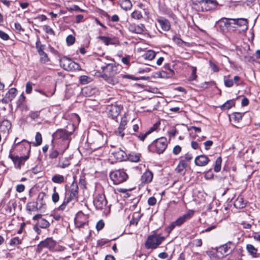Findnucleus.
Masks as SVG:
<instances>
[{
	"mask_svg": "<svg viewBox=\"0 0 260 260\" xmlns=\"http://www.w3.org/2000/svg\"><path fill=\"white\" fill-rule=\"evenodd\" d=\"M173 41L179 46H181L184 42L181 40V39L177 36H175L173 38Z\"/></svg>",
	"mask_w": 260,
	"mask_h": 260,
	"instance_id": "nucleus-49",
	"label": "nucleus"
},
{
	"mask_svg": "<svg viewBox=\"0 0 260 260\" xmlns=\"http://www.w3.org/2000/svg\"><path fill=\"white\" fill-rule=\"evenodd\" d=\"M193 215L192 211H189L187 213L183 215L174 221V223L178 226H180L184 223L187 220L189 219Z\"/></svg>",
	"mask_w": 260,
	"mask_h": 260,
	"instance_id": "nucleus-17",
	"label": "nucleus"
},
{
	"mask_svg": "<svg viewBox=\"0 0 260 260\" xmlns=\"http://www.w3.org/2000/svg\"><path fill=\"white\" fill-rule=\"evenodd\" d=\"M32 83L28 82L26 84V90L25 91L27 93L29 94L31 93L32 89Z\"/></svg>",
	"mask_w": 260,
	"mask_h": 260,
	"instance_id": "nucleus-55",
	"label": "nucleus"
},
{
	"mask_svg": "<svg viewBox=\"0 0 260 260\" xmlns=\"http://www.w3.org/2000/svg\"><path fill=\"white\" fill-rule=\"evenodd\" d=\"M234 248L235 244L233 242L229 241L226 243L216 248V256L222 257L224 255H227L231 253Z\"/></svg>",
	"mask_w": 260,
	"mask_h": 260,
	"instance_id": "nucleus-4",
	"label": "nucleus"
},
{
	"mask_svg": "<svg viewBox=\"0 0 260 260\" xmlns=\"http://www.w3.org/2000/svg\"><path fill=\"white\" fill-rule=\"evenodd\" d=\"M156 55V52L152 50H147V59L152 60Z\"/></svg>",
	"mask_w": 260,
	"mask_h": 260,
	"instance_id": "nucleus-50",
	"label": "nucleus"
},
{
	"mask_svg": "<svg viewBox=\"0 0 260 260\" xmlns=\"http://www.w3.org/2000/svg\"><path fill=\"white\" fill-rule=\"evenodd\" d=\"M113 156L118 161H121L127 159V155L126 153L121 150H117L112 152Z\"/></svg>",
	"mask_w": 260,
	"mask_h": 260,
	"instance_id": "nucleus-20",
	"label": "nucleus"
},
{
	"mask_svg": "<svg viewBox=\"0 0 260 260\" xmlns=\"http://www.w3.org/2000/svg\"><path fill=\"white\" fill-rule=\"evenodd\" d=\"M242 118V114L239 112L234 113L233 114V118L235 121L239 122Z\"/></svg>",
	"mask_w": 260,
	"mask_h": 260,
	"instance_id": "nucleus-52",
	"label": "nucleus"
},
{
	"mask_svg": "<svg viewBox=\"0 0 260 260\" xmlns=\"http://www.w3.org/2000/svg\"><path fill=\"white\" fill-rule=\"evenodd\" d=\"M17 90L15 88H11L6 94L5 96L2 100L4 104H8L12 101L16 96Z\"/></svg>",
	"mask_w": 260,
	"mask_h": 260,
	"instance_id": "nucleus-16",
	"label": "nucleus"
},
{
	"mask_svg": "<svg viewBox=\"0 0 260 260\" xmlns=\"http://www.w3.org/2000/svg\"><path fill=\"white\" fill-rule=\"evenodd\" d=\"M80 83L82 85H85L91 82V78L85 75L81 76L79 78Z\"/></svg>",
	"mask_w": 260,
	"mask_h": 260,
	"instance_id": "nucleus-39",
	"label": "nucleus"
},
{
	"mask_svg": "<svg viewBox=\"0 0 260 260\" xmlns=\"http://www.w3.org/2000/svg\"><path fill=\"white\" fill-rule=\"evenodd\" d=\"M187 165L186 162H185V160H181L176 168V172L180 174H184Z\"/></svg>",
	"mask_w": 260,
	"mask_h": 260,
	"instance_id": "nucleus-27",
	"label": "nucleus"
},
{
	"mask_svg": "<svg viewBox=\"0 0 260 260\" xmlns=\"http://www.w3.org/2000/svg\"><path fill=\"white\" fill-rule=\"evenodd\" d=\"M234 105L235 102L233 100H229L221 106V109L222 110H228Z\"/></svg>",
	"mask_w": 260,
	"mask_h": 260,
	"instance_id": "nucleus-38",
	"label": "nucleus"
},
{
	"mask_svg": "<svg viewBox=\"0 0 260 260\" xmlns=\"http://www.w3.org/2000/svg\"><path fill=\"white\" fill-rule=\"evenodd\" d=\"M37 224L38 226L43 229H46L49 226V222L44 218H41L38 221Z\"/></svg>",
	"mask_w": 260,
	"mask_h": 260,
	"instance_id": "nucleus-34",
	"label": "nucleus"
},
{
	"mask_svg": "<svg viewBox=\"0 0 260 260\" xmlns=\"http://www.w3.org/2000/svg\"><path fill=\"white\" fill-rule=\"evenodd\" d=\"M221 162H222V158L221 157H218L215 163V166L214 168V170L216 172H218L221 170Z\"/></svg>",
	"mask_w": 260,
	"mask_h": 260,
	"instance_id": "nucleus-37",
	"label": "nucleus"
},
{
	"mask_svg": "<svg viewBox=\"0 0 260 260\" xmlns=\"http://www.w3.org/2000/svg\"><path fill=\"white\" fill-rule=\"evenodd\" d=\"M168 146V141L166 138L161 137L156 139L148 147L150 151L161 154L166 150Z\"/></svg>",
	"mask_w": 260,
	"mask_h": 260,
	"instance_id": "nucleus-2",
	"label": "nucleus"
},
{
	"mask_svg": "<svg viewBox=\"0 0 260 260\" xmlns=\"http://www.w3.org/2000/svg\"><path fill=\"white\" fill-rule=\"evenodd\" d=\"M10 157L13 160L15 167L17 169H20L21 166L23 165L25 161L28 158L29 156L27 155L19 157L18 156L11 155Z\"/></svg>",
	"mask_w": 260,
	"mask_h": 260,
	"instance_id": "nucleus-15",
	"label": "nucleus"
},
{
	"mask_svg": "<svg viewBox=\"0 0 260 260\" xmlns=\"http://www.w3.org/2000/svg\"><path fill=\"white\" fill-rule=\"evenodd\" d=\"M75 41V38L72 35H69L66 38V42L68 45H73Z\"/></svg>",
	"mask_w": 260,
	"mask_h": 260,
	"instance_id": "nucleus-46",
	"label": "nucleus"
},
{
	"mask_svg": "<svg viewBox=\"0 0 260 260\" xmlns=\"http://www.w3.org/2000/svg\"><path fill=\"white\" fill-rule=\"evenodd\" d=\"M130 58H131L130 56L127 55L126 56L123 57L121 59V61L124 64H126V65H129L130 64V61H129Z\"/></svg>",
	"mask_w": 260,
	"mask_h": 260,
	"instance_id": "nucleus-61",
	"label": "nucleus"
},
{
	"mask_svg": "<svg viewBox=\"0 0 260 260\" xmlns=\"http://www.w3.org/2000/svg\"><path fill=\"white\" fill-rule=\"evenodd\" d=\"M119 3L121 8L125 10L129 9L132 6L130 0H122Z\"/></svg>",
	"mask_w": 260,
	"mask_h": 260,
	"instance_id": "nucleus-31",
	"label": "nucleus"
},
{
	"mask_svg": "<svg viewBox=\"0 0 260 260\" xmlns=\"http://www.w3.org/2000/svg\"><path fill=\"white\" fill-rule=\"evenodd\" d=\"M60 64L63 69L67 71L79 70V64L67 57H63L60 60Z\"/></svg>",
	"mask_w": 260,
	"mask_h": 260,
	"instance_id": "nucleus-6",
	"label": "nucleus"
},
{
	"mask_svg": "<svg viewBox=\"0 0 260 260\" xmlns=\"http://www.w3.org/2000/svg\"><path fill=\"white\" fill-rule=\"evenodd\" d=\"M104 225H105V223H104V222L103 221V220H101L97 222L96 225V230L98 231L101 230L102 229H103Z\"/></svg>",
	"mask_w": 260,
	"mask_h": 260,
	"instance_id": "nucleus-59",
	"label": "nucleus"
},
{
	"mask_svg": "<svg viewBox=\"0 0 260 260\" xmlns=\"http://www.w3.org/2000/svg\"><path fill=\"white\" fill-rule=\"evenodd\" d=\"M245 205L246 203L243 198L241 196H239L234 203V206L237 209L243 208L245 206Z\"/></svg>",
	"mask_w": 260,
	"mask_h": 260,
	"instance_id": "nucleus-25",
	"label": "nucleus"
},
{
	"mask_svg": "<svg viewBox=\"0 0 260 260\" xmlns=\"http://www.w3.org/2000/svg\"><path fill=\"white\" fill-rule=\"evenodd\" d=\"M40 56V61L42 62L45 63L49 60L47 54L45 52H42L39 54Z\"/></svg>",
	"mask_w": 260,
	"mask_h": 260,
	"instance_id": "nucleus-47",
	"label": "nucleus"
},
{
	"mask_svg": "<svg viewBox=\"0 0 260 260\" xmlns=\"http://www.w3.org/2000/svg\"><path fill=\"white\" fill-rule=\"evenodd\" d=\"M11 128V123L8 120H4L0 124V132L8 137Z\"/></svg>",
	"mask_w": 260,
	"mask_h": 260,
	"instance_id": "nucleus-18",
	"label": "nucleus"
},
{
	"mask_svg": "<svg viewBox=\"0 0 260 260\" xmlns=\"http://www.w3.org/2000/svg\"><path fill=\"white\" fill-rule=\"evenodd\" d=\"M192 70L191 75L189 76V80L190 81L194 80L197 78L196 75L197 68L196 67H192Z\"/></svg>",
	"mask_w": 260,
	"mask_h": 260,
	"instance_id": "nucleus-51",
	"label": "nucleus"
},
{
	"mask_svg": "<svg viewBox=\"0 0 260 260\" xmlns=\"http://www.w3.org/2000/svg\"><path fill=\"white\" fill-rule=\"evenodd\" d=\"M145 26L143 24H141V26L137 25L135 26V32L137 34H141L143 32Z\"/></svg>",
	"mask_w": 260,
	"mask_h": 260,
	"instance_id": "nucleus-56",
	"label": "nucleus"
},
{
	"mask_svg": "<svg viewBox=\"0 0 260 260\" xmlns=\"http://www.w3.org/2000/svg\"><path fill=\"white\" fill-rule=\"evenodd\" d=\"M140 154L132 152L127 155V159L133 162H138L140 160Z\"/></svg>",
	"mask_w": 260,
	"mask_h": 260,
	"instance_id": "nucleus-30",
	"label": "nucleus"
},
{
	"mask_svg": "<svg viewBox=\"0 0 260 260\" xmlns=\"http://www.w3.org/2000/svg\"><path fill=\"white\" fill-rule=\"evenodd\" d=\"M42 142V137L41 134L39 132L36 133L35 136V142L33 143V146H40Z\"/></svg>",
	"mask_w": 260,
	"mask_h": 260,
	"instance_id": "nucleus-35",
	"label": "nucleus"
},
{
	"mask_svg": "<svg viewBox=\"0 0 260 260\" xmlns=\"http://www.w3.org/2000/svg\"><path fill=\"white\" fill-rule=\"evenodd\" d=\"M131 16L132 18L136 19H140L142 17L141 13L138 11H135L133 12L132 13Z\"/></svg>",
	"mask_w": 260,
	"mask_h": 260,
	"instance_id": "nucleus-53",
	"label": "nucleus"
},
{
	"mask_svg": "<svg viewBox=\"0 0 260 260\" xmlns=\"http://www.w3.org/2000/svg\"><path fill=\"white\" fill-rule=\"evenodd\" d=\"M147 202L149 205L153 206L156 203V199L154 197H150L148 199Z\"/></svg>",
	"mask_w": 260,
	"mask_h": 260,
	"instance_id": "nucleus-64",
	"label": "nucleus"
},
{
	"mask_svg": "<svg viewBox=\"0 0 260 260\" xmlns=\"http://www.w3.org/2000/svg\"><path fill=\"white\" fill-rule=\"evenodd\" d=\"M233 24L235 26L234 27L240 28V31H245L248 29L247 21L246 19L238 18L233 19Z\"/></svg>",
	"mask_w": 260,
	"mask_h": 260,
	"instance_id": "nucleus-14",
	"label": "nucleus"
},
{
	"mask_svg": "<svg viewBox=\"0 0 260 260\" xmlns=\"http://www.w3.org/2000/svg\"><path fill=\"white\" fill-rule=\"evenodd\" d=\"M174 75V70H171V73L166 72V71H162L155 73V77L156 78H171Z\"/></svg>",
	"mask_w": 260,
	"mask_h": 260,
	"instance_id": "nucleus-26",
	"label": "nucleus"
},
{
	"mask_svg": "<svg viewBox=\"0 0 260 260\" xmlns=\"http://www.w3.org/2000/svg\"><path fill=\"white\" fill-rule=\"evenodd\" d=\"M75 224L76 226L78 228H83L85 225L86 224V222L81 221L79 217H78L75 219Z\"/></svg>",
	"mask_w": 260,
	"mask_h": 260,
	"instance_id": "nucleus-41",
	"label": "nucleus"
},
{
	"mask_svg": "<svg viewBox=\"0 0 260 260\" xmlns=\"http://www.w3.org/2000/svg\"><path fill=\"white\" fill-rule=\"evenodd\" d=\"M182 148L179 145H176L173 149V153L174 155H178L181 151Z\"/></svg>",
	"mask_w": 260,
	"mask_h": 260,
	"instance_id": "nucleus-58",
	"label": "nucleus"
},
{
	"mask_svg": "<svg viewBox=\"0 0 260 260\" xmlns=\"http://www.w3.org/2000/svg\"><path fill=\"white\" fill-rule=\"evenodd\" d=\"M201 3L203 11H208L214 9L217 5L216 1L214 0H202Z\"/></svg>",
	"mask_w": 260,
	"mask_h": 260,
	"instance_id": "nucleus-13",
	"label": "nucleus"
},
{
	"mask_svg": "<svg viewBox=\"0 0 260 260\" xmlns=\"http://www.w3.org/2000/svg\"><path fill=\"white\" fill-rule=\"evenodd\" d=\"M56 244V241L53 240L52 238H48L44 241L40 242L38 245V248L39 250H41L42 248L46 247L50 250H53L55 247Z\"/></svg>",
	"mask_w": 260,
	"mask_h": 260,
	"instance_id": "nucleus-12",
	"label": "nucleus"
},
{
	"mask_svg": "<svg viewBox=\"0 0 260 260\" xmlns=\"http://www.w3.org/2000/svg\"><path fill=\"white\" fill-rule=\"evenodd\" d=\"M51 180L53 183L61 184L65 182V178L63 175L55 174L52 177Z\"/></svg>",
	"mask_w": 260,
	"mask_h": 260,
	"instance_id": "nucleus-28",
	"label": "nucleus"
},
{
	"mask_svg": "<svg viewBox=\"0 0 260 260\" xmlns=\"http://www.w3.org/2000/svg\"><path fill=\"white\" fill-rule=\"evenodd\" d=\"M0 38L5 41L8 40L10 38L9 35L7 33L1 30H0Z\"/></svg>",
	"mask_w": 260,
	"mask_h": 260,
	"instance_id": "nucleus-57",
	"label": "nucleus"
},
{
	"mask_svg": "<svg viewBox=\"0 0 260 260\" xmlns=\"http://www.w3.org/2000/svg\"><path fill=\"white\" fill-rule=\"evenodd\" d=\"M209 64L210 68H211L212 70L215 72H218L219 69L217 66L213 62H212L211 60L209 61Z\"/></svg>",
	"mask_w": 260,
	"mask_h": 260,
	"instance_id": "nucleus-62",
	"label": "nucleus"
},
{
	"mask_svg": "<svg viewBox=\"0 0 260 260\" xmlns=\"http://www.w3.org/2000/svg\"><path fill=\"white\" fill-rule=\"evenodd\" d=\"M209 161V158L205 155H199L194 159L195 164L201 167L207 165Z\"/></svg>",
	"mask_w": 260,
	"mask_h": 260,
	"instance_id": "nucleus-19",
	"label": "nucleus"
},
{
	"mask_svg": "<svg viewBox=\"0 0 260 260\" xmlns=\"http://www.w3.org/2000/svg\"><path fill=\"white\" fill-rule=\"evenodd\" d=\"M110 177L115 184H118L126 181L128 175L123 170H117L112 172Z\"/></svg>",
	"mask_w": 260,
	"mask_h": 260,
	"instance_id": "nucleus-5",
	"label": "nucleus"
},
{
	"mask_svg": "<svg viewBox=\"0 0 260 260\" xmlns=\"http://www.w3.org/2000/svg\"><path fill=\"white\" fill-rule=\"evenodd\" d=\"M59 155V152L55 149H52L49 154V157L51 159L56 158Z\"/></svg>",
	"mask_w": 260,
	"mask_h": 260,
	"instance_id": "nucleus-48",
	"label": "nucleus"
},
{
	"mask_svg": "<svg viewBox=\"0 0 260 260\" xmlns=\"http://www.w3.org/2000/svg\"><path fill=\"white\" fill-rule=\"evenodd\" d=\"M72 134V132H69L66 129H58L53 135L54 139H59L61 140L62 141H69L71 139V136ZM69 142H68V147Z\"/></svg>",
	"mask_w": 260,
	"mask_h": 260,
	"instance_id": "nucleus-9",
	"label": "nucleus"
},
{
	"mask_svg": "<svg viewBox=\"0 0 260 260\" xmlns=\"http://www.w3.org/2000/svg\"><path fill=\"white\" fill-rule=\"evenodd\" d=\"M126 123L127 121L125 119V118H122L119 126L118 127L119 133L122 137L124 136V134L122 133V132L124 129V126L126 124Z\"/></svg>",
	"mask_w": 260,
	"mask_h": 260,
	"instance_id": "nucleus-36",
	"label": "nucleus"
},
{
	"mask_svg": "<svg viewBox=\"0 0 260 260\" xmlns=\"http://www.w3.org/2000/svg\"><path fill=\"white\" fill-rule=\"evenodd\" d=\"M70 165V162L68 158H59L57 167L63 169L68 167Z\"/></svg>",
	"mask_w": 260,
	"mask_h": 260,
	"instance_id": "nucleus-29",
	"label": "nucleus"
},
{
	"mask_svg": "<svg viewBox=\"0 0 260 260\" xmlns=\"http://www.w3.org/2000/svg\"><path fill=\"white\" fill-rule=\"evenodd\" d=\"M53 190L54 192L52 195V200L54 203H56L59 201V194L56 191V187H54Z\"/></svg>",
	"mask_w": 260,
	"mask_h": 260,
	"instance_id": "nucleus-45",
	"label": "nucleus"
},
{
	"mask_svg": "<svg viewBox=\"0 0 260 260\" xmlns=\"http://www.w3.org/2000/svg\"><path fill=\"white\" fill-rule=\"evenodd\" d=\"M46 194L44 192H40L39 193L38 198L37 199L36 203L39 206V210H43L45 209L46 204L44 201V199Z\"/></svg>",
	"mask_w": 260,
	"mask_h": 260,
	"instance_id": "nucleus-21",
	"label": "nucleus"
},
{
	"mask_svg": "<svg viewBox=\"0 0 260 260\" xmlns=\"http://www.w3.org/2000/svg\"><path fill=\"white\" fill-rule=\"evenodd\" d=\"M101 69H102L103 71L105 72H106V70H111L109 76H108L107 75L103 76V78L108 83L111 85H115L118 83L119 78L118 77L115 76V74H116V66H113L111 63H107L105 66H102Z\"/></svg>",
	"mask_w": 260,
	"mask_h": 260,
	"instance_id": "nucleus-3",
	"label": "nucleus"
},
{
	"mask_svg": "<svg viewBox=\"0 0 260 260\" xmlns=\"http://www.w3.org/2000/svg\"><path fill=\"white\" fill-rule=\"evenodd\" d=\"M164 240L162 237L151 236L147 238V248H156Z\"/></svg>",
	"mask_w": 260,
	"mask_h": 260,
	"instance_id": "nucleus-11",
	"label": "nucleus"
},
{
	"mask_svg": "<svg viewBox=\"0 0 260 260\" xmlns=\"http://www.w3.org/2000/svg\"><path fill=\"white\" fill-rule=\"evenodd\" d=\"M224 83L225 86L231 87L234 85V81L230 78V76L224 77Z\"/></svg>",
	"mask_w": 260,
	"mask_h": 260,
	"instance_id": "nucleus-40",
	"label": "nucleus"
},
{
	"mask_svg": "<svg viewBox=\"0 0 260 260\" xmlns=\"http://www.w3.org/2000/svg\"><path fill=\"white\" fill-rule=\"evenodd\" d=\"M78 189L79 187L77 182L73 181L69 189V196L65 197L62 203L58 208V210L63 211L65 210L67 205L71 202L72 201H78Z\"/></svg>",
	"mask_w": 260,
	"mask_h": 260,
	"instance_id": "nucleus-1",
	"label": "nucleus"
},
{
	"mask_svg": "<svg viewBox=\"0 0 260 260\" xmlns=\"http://www.w3.org/2000/svg\"><path fill=\"white\" fill-rule=\"evenodd\" d=\"M20 243V240L18 237H15L11 240L10 244L11 245H17Z\"/></svg>",
	"mask_w": 260,
	"mask_h": 260,
	"instance_id": "nucleus-63",
	"label": "nucleus"
},
{
	"mask_svg": "<svg viewBox=\"0 0 260 260\" xmlns=\"http://www.w3.org/2000/svg\"><path fill=\"white\" fill-rule=\"evenodd\" d=\"M93 204L95 208L98 210L104 209L107 205V201L106 199L105 195L104 194L97 195L93 200Z\"/></svg>",
	"mask_w": 260,
	"mask_h": 260,
	"instance_id": "nucleus-10",
	"label": "nucleus"
},
{
	"mask_svg": "<svg viewBox=\"0 0 260 260\" xmlns=\"http://www.w3.org/2000/svg\"><path fill=\"white\" fill-rule=\"evenodd\" d=\"M26 209L29 211H36L39 210V207L36 202H28L26 205Z\"/></svg>",
	"mask_w": 260,
	"mask_h": 260,
	"instance_id": "nucleus-33",
	"label": "nucleus"
},
{
	"mask_svg": "<svg viewBox=\"0 0 260 260\" xmlns=\"http://www.w3.org/2000/svg\"><path fill=\"white\" fill-rule=\"evenodd\" d=\"M157 20L163 30L168 31L170 29V22L167 19L160 18L157 19Z\"/></svg>",
	"mask_w": 260,
	"mask_h": 260,
	"instance_id": "nucleus-22",
	"label": "nucleus"
},
{
	"mask_svg": "<svg viewBox=\"0 0 260 260\" xmlns=\"http://www.w3.org/2000/svg\"><path fill=\"white\" fill-rule=\"evenodd\" d=\"M160 123L159 122H156L155 124L153 125L152 127H151L149 130L147 131V135L152 133L154 131H157L159 126Z\"/></svg>",
	"mask_w": 260,
	"mask_h": 260,
	"instance_id": "nucleus-43",
	"label": "nucleus"
},
{
	"mask_svg": "<svg viewBox=\"0 0 260 260\" xmlns=\"http://www.w3.org/2000/svg\"><path fill=\"white\" fill-rule=\"evenodd\" d=\"M233 19L232 18H223L222 19V20L224 22V25L228 27L233 24Z\"/></svg>",
	"mask_w": 260,
	"mask_h": 260,
	"instance_id": "nucleus-54",
	"label": "nucleus"
},
{
	"mask_svg": "<svg viewBox=\"0 0 260 260\" xmlns=\"http://www.w3.org/2000/svg\"><path fill=\"white\" fill-rule=\"evenodd\" d=\"M205 149L207 150H209L211 146L213 145V142L211 140H208L204 143Z\"/></svg>",
	"mask_w": 260,
	"mask_h": 260,
	"instance_id": "nucleus-60",
	"label": "nucleus"
},
{
	"mask_svg": "<svg viewBox=\"0 0 260 260\" xmlns=\"http://www.w3.org/2000/svg\"><path fill=\"white\" fill-rule=\"evenodd\" d=\"M247 251L253 256V257H256L257 249L252 244H247L246 246Z\"/></svg>",
	"mask_w": 260,
	"mask_h": 260,
	"instance_id": "nucleus-32",
	"label": "nucleus"
},
{
	"mask_svg": "<svg viewBox=\"0 0 260 260\" xmlns=\"http://www.w3.org/2000/svg\"><path fill=\"white\" fill-rule=\"evenodd\" d=\"M122 107L117 105H108L106 108V111L108 117L115 119L119 115Z\"/></svg>",
	"mask_w": 260,
	"mask_h": 260,
	"instance_id": "nucleus-8",
	"label": "nucleus"
},
{
	"mask_svg": "<svg viewBox=\"0 0 260 260\" xmlns=\"http://www.w3.org/2000/svg\"><path fill=\"white\" fill-rule=\"evenodd\" d=\"M98 39L101 40L106 45H115L118 43V41L110 37L100 36Z\"/></svg>",
	"mask_w": 260,
	"mask_h": 260,
	"instance_id": "nucleus-23",
	"label": "nucleus"
},
{
	"mask_svg": "<svg viewBox=\"0 0 260 260\" xmlns=\"http://www.w3.org/2000/svg\"><path fill=\"white\" fill-rule=\"evenodd\" d=\"M25 100V97L22 93L19 96L17 101L16 104L17 107H20L24 102Z\"/></svg>",
	"mask_w": 260,
	"mask_h": 260,
	"instance_id": "nucleus-44",
	"label": "nucleus"
},
{
	"mask_svg": "<svg viewBox=\"0 0 260 260\" xmlns=\"http://www.w3.org/2000/svg\"><path fill=\"white\" fill-rule=\"evenodd\" d=\"M88 139L95 145L96 148L101 147L105 143L103 135L98 131L88 135Z\"/></svg>",
	"mask_w": 260,
	"mask_h": 260,
	"instance_id": "nucleus-7",
	"label": "nucleus"
},
{
	"mask_svg": "<svg viewBox=\"0 0 260 260\" xmlns=\"http://www.w3.org/2000/svg\"><path fill=\"white\" fill-rule=\"evenodd\" d=\"M43 30L47 33L51 35H55V32L53 29L49 25H45L43 26Z\"/></svg>",
	"mask_w": 260,
	"mask_h": 260,
	"instance_id": "nucleus-42",
	"label": "nucleus"
},
{
	"mask_svg": "<svg viewBox=\"0 0 260 260\" xmlns=\"http://www.w3.org/2000/svg\"><path fill=\"white\" fill-rule=\"evenodd\" d=\"M14 145L17 146L18 145L23 146L25 149L26 150L28 154L30 151V144L29 142L25 140H23L21 141H18V138H16L14 141Z\"/></svg>",
	"mask_w": 260,
	"mask_h": 260,
	"instance_id": "nucleus-24",
	"label": "nucleus"
}]
</instances>
